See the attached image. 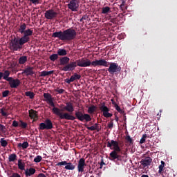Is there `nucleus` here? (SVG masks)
<instances>
[{
  "mask_svg": "<svg viewBox=\"0 0 177 177\" xmlns=\"http://www.w3.org/2000/svg\"><path fill=\"white\" fill-rule=\"evenodd\" d=\"M110 11V7L106 6L102 8V14H107Z\"/></svg>",
  "mask_w": 177,
  "mask_h": 177,
  "instance_id": "a19ab883",
  "label": "nucleus"
},
{
  "mask_svg": "<svg viewBox=\"0 0 177 177\" xmlns=\"http://www.w3.org/2000/svg\"><path fill=\"white\" fill-rule=\"evenodd\" d=\"M21 85V81L19 79H14L10 82V87L12 88H17Z\"/></svg>",
  "mask_w": 177,
  "mask_h": 177,
  "instance_id": "aec40b11",
  "label": "nucleus"
},
{
  "mask_svg": "<svg viewBox=\"0 0 177 177\" xmlns=\"http://www.w3.org/2000/svg\"><path fill=\"white\" fill-rule=\"evenodd\" d=\"M84 62L82 66L84 67H91L93 66V67H97L98 66H102L103 67H109L110 65V62L106 61L105 59H96L95 61L91 62V59L88 58H84Z\"/></svg>",
  "mask_w": 177,
  "mask_h": 177,
  "instance_id": "39448f33",
  "label": "nucleus"
},
{
  "mask_svg": "<svg viewBox=\"0 0 177 177\" xmlns=\"http://www.w3.org/2000/svg\"><path fill=\"white\" fill-rule=\"evenodd\" d=\"M124 6H125V1H122V3L120 5V8H122V7Z\"/></svg>",
  "mask_w": 177,
  "mask_h": 177,
  "instance_id": "4d7b16f0",
  "label": "nucleus"
},
{
  "mask_svg": "<svg viewBox=\"0 0 177 177\" xmlns=\"http://www.w3.org/2000/svg\"><path fill=\"white\" fill-rule=\"evenodd\" d=\"M63 109H60L58 107H54L52 109V112L54 115L58 116L60 120H66L70 121H74L76 119L81 122H90L92 121V118L90 114L84 113L82 111H76L75 112V116L69 113H62Z\"/></svg>",
  "mask_w": 177,
  "mask_h": 177,
  "instance_id": "f03ea898",
  "label": "nucleus"
},
{
  "mask_svg": "<svg viewBox=\"0 0 177 177\" xmlns=\"http://www.w3.org/2000/svg\"><path fill=\"white\" fill-rule=\"evenodd\" d=\"M100 110L101 111V112L102 113V115L105 118H110L113 117V114L109 113L110 112V109L106 105L102 104L100 107Z\"/></svg>",
  "mask_w": 177,
  "mask_h": 177,
  "instance_id": "9d476101",
  "label": "nucleus"
},
{
  "mask_svg": "<svg viewBox=\"0 0 177 177\" xmlns=\"http://www.w3.org/2000/svg\"><path fill=\"white\" fill-rule=\"evenodd\" d=\"M17 156L16 153H12L9 155L8 156V161L9 162H14L15 161L17 160Z\"/></svg>",
  "mask_w": 177,
  "mask_h": 177,
  "instance_id": "c85d7f7f",
  "label": "nucleus"
},
{
  "mask_svg": "<svg viewBox=\"0 0 177 177\" xmlns=\"http://www.w3.org/2000/svg\"><path fill=\"white\" fill-rule=\"evenodd\" d=\"M86 167L85 158H80L77 162V171L81 175L85 174V167Z\"/></svg>",
  "mask_w": 177,
  "mask_h": 177,
  "instance_id": "6e6552de",
  "label": "nucleus"
},
{
  "mask_svg": "<svg viewBox=\"0 0 177 177\" xmlns=\"http://www.w3.org/2000/svg\"><path fill=\"white\" fill-rule=\"evenodd\" d=\"M55 92H57V93L62 94V93H64L65 90L63 88H57L55 90Z\"/></svg>",
  "mask_w": 177,
  "mask_h": 177,
  "instance_id": "09e8293b",
  "label": "nucleus"
},
{
  "mask_svg": "<svg viewBox=\"0 0 177 177\" xmlns=\"http://www.w3.org/2000/svg\"><path fill=\"white\" fill-rule=\"evenodd\" d=\"M0 144L2 147H6L8 145V141L4 140V138H1Z\"/></svg>",
  "mask_w": 177,
  "mask_h": 177,
  "instance_id": "e433bc0d",
  "label": "nucleus"
},
{
  "mask_svg": "<svg viewBox=\"0 0 177 177\" xmlns=\"http://www.w3.org/2000/svg\"><path fill=\"white\" fill-rule=\"evenodd\" d=\"M28 62L27 56H21L19 58V64H25Z\"/></svg>",
  "mask_w": 177,
  "mask_h": 177,
  "instance_id": "c756f323",
  "label": "nucleus"
},
{
  "mask_svg": "<svg viewBox=\"0 0 177 177\" xmlns=\"http://www.w3.org/2000/svg\"><path fill=\"white\" fill-rule=\"evenodd\" d=\"M141 177H149V175H147V174H143V175H142Z\"/></svg>",
  "mask_w": 177,
  "mask_h": 177,
  "instance_id": "680f3d73",
  "label": "nucleus"
},
{
  "mask_svg": "<svg viewBox=\"0 0 177 177\" xmlns=\"http://www.w3.org/2000/svg\"><path fill=\"white\" fill-rule=\"evenodd\" d=\"M115 116H117V113H115Z\"/></svg>",
  "mask_w": 177,
  "mask_h": 177,
  "instance_id": "338daca9",
  "label": "nucleus"
},
{
  "mask_svg": "<svg viewBox=\"0 0 177 177\" xmlns=\"http://www.w3.org/2000/svg\"><path fill=\"white\" fill-rule=\"evenodd\" d=\"M29 118L32 120V122H36L39 120L38 112L34 109L28 111Z\"/></svg>",
  "mask_w": 177,
  "mask_h": 177,
  "instance_id": "4468645a",
  "label": "nucleus"
},
{
  "mask_svg": "<svg viewBox=\"0 0 177 177\" xmlns=\"http://www.w3.org/2000/svg\"><path fill=\"white\" fill-rule=\"evenodd\" d=\"M29 147V143L28 142H24L23 143H19L17 145L18 148H22L23 149H26Z\"/></svg>",
  "mask_w": 177,
  "mask_h": 177,
  "instance_id": "cd10ccee",
  "label": "nucleus"
},
{
  "mask_svg": "<svg viewBox=\"0 0 177 177\" xmlns=\"http://www.w3.org/2000/svg\"><path fill=\"white\" fill-rule=\"evenodd\" d=\"M67 161L64 160V161H62V162H59L56 164V166L57 167H61V166H66L67 165Z\"/></svg>",
  "mask_w": 177,
  "mask_h": 177,
  "instance_id": "37998d69",
  "label": "nucleus"
},
{
  "mask_svg": "<svg viewBox=\"0 0 177 177\" xmlns=\"http://www.w3.org/2000/svg\"><path fill=\"white\" fill-rule=\"evenodd\" d=\"M37 177H47V176H46V174L41 173L38 174Z\"/></svg>",
  "mask_w": 177,
  "mask_h": 177,
  "instance_id": "864d4df0",
  "label": "nucleus"
},
{
  "mask_svg": "<svg viewBox=\"0 0 177 177\" xmlns=\"http://www.w3.org/2000/svg\"><path fill=\"white\" fill-rule=\"evenodd\" d=\"M9 177H21V176L17 172H14Z\"/></svg>",
  "mask_w": 177,
  "mask_h": 177,
  "instance_id": "de8ad7c7",
  "label": "nucleus"
},
{
  "mask_svg": "<svg viewBox=\"0 0 177 177\" xmlns=\"http://www.w3.org/2000/svg\"><path fill=\"white\" fill-rule=\"evenodd\" d=\"M105 165L104 162L103 160H102L100 162V169H102L103 165Z\"/></svg>",
  "mask_w": 177,
  "mask_h": 177,
  "instance_id": "6e6d98bb",
  "label": "nucleus"
},
{
  "mask_svg": "<svg viewBox=\"0 0 177 177\" xmlns=\"http://www.w3.org/2000/svg\"><path fill=\"white\" fill-rule=\"evenodd\" d=\"M114 120H112L110 121V122L107 125V128L109 129H113V127H114V122H113Z\"/></svg>",
  "mask_w": 177,
  "mask_h": 177,
  "instance_id": "c03bdc74",
  "label": "nucleus"
},
{
  "mask_svg": "<svg viewBox=\"0 0 177 177\" xmlns=\"http://www.w3.org/2000/svg\"><path fill=\"white\" fill-rule=\"evenodd\" d=\"M10 93V91L8 90H5L4 91L2 92V97H7Z\"/></svg>",
  "mask_w": 177,
  "mask_h": 177,
  "instance_id": "a18cd8bd",
  "label": "nucleus"
},
{
  "mask_svg": "<svg viewBox=\"0 0 177 177\" xmlns=\"http://www.w3.org/2000/svg\"><path fill=\"white\" fill-rule=\"evenodd\" d=\"M77 32L73 28H67L63 31L60 30L58 32H55L52 34V37L58 38L62 41H71L77 37Z\"/></svg>",
  "mask_w": 177,
  "mask_h": 177,
  "instance_id": "7ed1b4c3",
  "label": "nucleus"
},
{
  "mask_svg": "<svg viewBox=\"0 0 177 177\" xmlns=\"http://www.w3.org/2000/svg\"><path fill=\"white\" fill-rule=\"evenodd\" d=\"M42 160V157L41 156H37L34 158V162L36 163H39Z\"/></svg>",
  "mask_w": 177,
  "mask_h": 177,
  "instance_id": "79ce46f5",
  "label": "nucleus"
},
{
  "mask_svg": "<svg viewBox=\"0 0 177 177\" xmlns=\"http://www.w3.org/2000/svg\"><path fill=\"white\" fill-rule=\"evenodd\" d=\"M6 129V127L3 124H0V131H3Z\"/></svg>",
  "mask_w": 177,
  "mask_h": 177,
  "instance_id": "603ef678",
  "label": "nucleus"
},
{
  "mask_svg": "<svg viewBox=\"0 0 177 177\" xmlns=\"http://www.w3.org/2000/svg\"><path fill=\"white\" fill-rule=\"evenodd\" d=\"M152 162V159L150 157H147L144 159H142L140 161V164L144 167H148L151 165Z\"/></svg>",
  "mask_w": 177,
  "mask_h": 177,
  "instance_id": "a211bd4d",
  "label": "nucleus"
},
{
  "mask_svg": "<svg viewBox=\"0 0 177 177\" xmlns=\"http://www.w3.org/2000/svg\"><path fill=\"white\" fill-rule=\"evenodd\" d=\"M26 96L30 97V99H34L35 94L32 91H26L25 93Z\"/></svg>",
  "mask_w": 177,
  "mask_h": 177,
  "instance_id": "f704fd0d",
  "label": "nucleus"
},
{
  "mask_svg": "<svg viewBox=\"0 0 177 177\" xmlns=\"http://www.w3.org/2000/svg\"><path fill=\"white\" fill-rule=\"evenodd\" d=\"M20 124H19V127L23 129H26L28 127V123L24 122L23 120H20L19 121Z\"/></svg>",
  "mask_w": 177,
  "mask_h": 177,
  "instance_id": "c9c22d12",
  "label": "nucleus"
},
{
  "mask_svg": "<svg viewBox=\"0 0 177 177\" xmlns=\"http://www.w3.org/2000/svg\"><path fill=\"white\" fill-rule=\"evenodd\" d=\"M165 162L163 161V160H161V165H159L158 167V173L159 174H161L163 171V169L165 167Z\"/></svg>",
  "mask_w": 177,
  "mask_h": 177,
  "instance_id": "ea45409f",
  "label": "nucleus"
},
{
  "mask_svg": "<svg viewBox=\"0 0 177 177\" xmlns=\"http://www.w3.org/2000/svg\"><path fill=\"white\" fill-rule=\"evenodd\" d=\"M18 169L21 171H25L26 163L22 162V160H19L17 163Z\"/></svg>",
  "mask_w": 177,
  "mask_h": 177,
  "instance_id": "393cba45",
  "label": "nucleus"
},
{
  "mask_svg": "<svg viewBox=\"0 0 177 177\" xmlns=\"http://www.w3.org/2000/svg\"><path fill=\"white\" fill-rule=\"evenodd\" d=\"M44 97L46 99V102H48L51 107H53V109L55 108V105L51 94L49 93H44Z\"/></svg>",
  "mask_w": 177,
  "mask_h": 177,
  "instance_id": "ddd939ff",
  "label": "nucleus"
},
{
  "mask_svg": "<svg viewBox=\"0 0 177 177\" xmlns=\"http://www.w3.org/2000/svg\"><path fill=\"white\" fill-rule=\"evenodd\" d=\"M27 25L24 23L20 24L17 29V32L24 34L21 37H14L9 43L10 49L13 51H20L23 48V46L30 41V36L33 35V30L27 29Z\"/></svg>",
  "mask_w": 177,
  "mask_h": 177,
  "instance_id": "f257e3e1",
  "label": "nucleus"
},
{
  "mask_svg": "<svg viewBox=\"0 0 177 177\" xmlns=\"http://www.w3.org/2000/svg\"><path fill=\"white\" fill-rule=\"evenodd\" d=\"M84 63V58H81L80 59H77L75 62H71L70 63H68L67 65H65L64 67L61 68L62 71H73L75 70L77 66L78 67H85L82 66Z\"/></svg>",
  "mask_w": 177,
  "mask_h": 177,
  "instance_id": "423d86ee",
  "label": "nucleus"
},
{
  "mask_svg": "<svg viewBox=\"0 0 177 177\" xmlns=\"http://www.w3.org/2000/svg\"><path fill=\"white\" fill-rule=\"evenodd\" d=\"M126 143H128L129 145H133V140L131 138V136L127 135L125 137Z\"/></svg>",
  "mask_w": 177,
  "mask_h": 177,
  "instance_id": "2f4dec72",
  "label": "nucleus"
},
{
  "mask_svg": "<svg viewBox=\"0 0 177 177\" xmlns=\"http://www.w3.org/2000/svg\"><path fill=\"white\" fill-rule=\"evenodd\" d=\"M49 59L51 62H55V60H58L59 55L58 54H53L50 55Z\"/></svg>",
  "mask_w": 177,
  "mask_h": 177,
  "instance_id": "72a5a7b5",
  "label": "nucleus"
},
{
  "mask_svg": "<svg viewBox=\"0 0 177 177\" xmlns=\"http://www.w3.org/2000/svg\"><path fill=\"white\" fill-rule=\"evenodd\" d=\"M63 110L69 113H73L75 111L73 104L71 102H66V106L63 108Z\"/></svg>",
  "mask_w": 177,
  "mask_h": 177,
  "instance_id": "f3484780",
  "label": "nucleus"
},
{
  "mask_svg": "<svg viewBox=\"0 0 177 177\" xmlns=\"http://www.w3.org/2000/svg\"><path fill=\"white\" fill-rule=\"evenodd\" d=\"M84 20H86L87 19V16L86 15H84L82 17Z\"/></svg>",
  "mask_w": 177,
  "mask_h": 177,
  "instance_id": "bf43d9fd",
  "label": "nucleus"
},
{
  "mask_svg": "<svg viewBox=\"0 0 177 177\" xmlns=\"http://www.w3.org/2000/svg\"><path fill=\"white\" fill-rule=\"evenodd\" d=\"M30 1L32 2L35 5L39 3V0H30Z\"/></svg>",
  "mask_w": 177,
  "mask_h": 177,
  "instance_id": "3c124183",
  "label": "nucleus"
},
{
  "mask_svg": "<svg viewBox=\"0 0 177 177\" xmlns=\"http://www.w3.org/2000/svg\"><path fill=\"white\" fill-rule=\"evenodd\" d=\"M57 53L59 56H66L68 54L67 50L64 48L58 49Z\"/></svg>",
  "mask_w": 177,
  "mask_h": 177,
  "instance_id": "bb28decb",
  "label": "nucleus"
},
{
  "mask_svg": "<svg viewBox=\"0 0 177 177\" xmlns=\"http://www.w3.org/2000/svg\"><path fill=\"white\" fill-rule=\"evenodd\" d=\"M8 110L6 108H1L0 109V113H1V115L3 117H8L9 115V113H8Z\"/></svg>",
  "mask_w": 177,
  "mask_h": 177,
  "instance_id": "7c9ffc66",
  "label": "nucleus"
},
{
  "mask_svg": "<svg viewBox=\"0 0 177 177\" xmlns=\"http://www.w3.org/2000/svg\"><path fill=\"white\" fill-rule=\"evenodd\" d=\"M115 120L117 123H118V120H119V118H118V116L115 115Z\"/></svg>",
  "mask_w": 177,
  "mask_h": 177,
  "instance_id": "13d9d810",
  "label": "nucleus"
},
{
  "mask_svg": "<svg viewBox=\"0 0 177 177\" xmlns=\"http://www.w3.org/2000/svg\"><path fill=\"white\" fill-rule=\"evenodd\" d=\"M36 173V169L33 167H30L29 169H26L25 171L26 176H31Z\"/></svg>",
  "mask_w": 177,
  "mask_h": 177,
  "instance_id": "4be33fe9",
  "label": "nucleus"
},
{
  "mask_svg": "<svg viewBox=\"0 0 177 177\" xmlns=\"http://www.w3.org/2000/svg\"><path fill=\"white\" fill-rule=\"evenodd\" d=\"M112 104L114 106V107L115 108V105H117V103L115 102H113Z\"/></svg>",
  "mask_w": 177,
  "mask_h": 177,
  "instance_id": "052dcab7",
  "label": "nucleus"
},
{
  "mask_svg": "<svg viewBox=\"0 0 177 177\" xmlns=\"http://www.w3.org/2000/svg\"><path fill=\"white\" fill-rule=\"evenodd\" d=\"M10 75V71H5L4 73L0 72V80L7 79Z\"/></svg>",
  "mask_w": 177,
  "mask_h": 177,
  "instance_id": "5701e85b",
  "label": "nucleus"
},
{
  "mask_svg": "<svg viewBox=\"0 0 177 177\" xmlns=\"http://www.w3.org/2000/svg\"><path fill=\"white\" fill-rule=\"evenodd\" d=\"M124 121L127 122V116L124 115Z\"/></svg>",
  "mask_w": 177,
  "mask_h": 177,
  "instance_id": "e2e57ef3",
  "label": "nucleus"
},
{
  "mask_svg": "<svg viewBox=\"0 0 177 177\" xmlns=\"http://www.w3.org/2000/svg\"><path fill=\"white\" fill-rule=\"evenodd\" d=\"M22 74H26V75H32L35 74L34 67L28 66L24 70H23Z\"/></svg>",
  "mask_w": 177,
  "mask_h": 177,
  "instance_id": "6ab92c4d",
  "label": "nucleus"
},
{
  "mask_svg": "<svg viewBox=\"0 0 177 177\" xmlns=\"http://www.w3.org/2000/svg\"><path fill=\"white\" fill-rule=\"evenodd\" d=\"M93 172V171L91 167H89V169H88V171H86V173H89V174H92Z\"/></svg>",
  "mask_w": 177,
  "mask_h": 177,
  "instance_id": "5fc2aeb1",
  "label": "nucleus"
},
{
  "mask_svg": "<svg viewBox=\"0 0 177 177\" xmlns=\"http://www.w3.org/2000/svg\"><path fill=\"white\" fill-rule=\"evenodd\" d=\"M109 73L110 74H114V73H117V71H121V66H118V64L111 62L109 63V67L108 68Z\"/></svg>",
  "mask_w": 177,
  "mask_h": 177,
  "instance_id": "9b49d317",
  "label": "nucleus"
},
{
  "mask_svg": "<svg viewBox=\"0 0 177 177\" xmlns=\"http://www.w3.org/2000/svg\"><path fill=\"white\" fill-rule=\"evenodd\" d=\"M4 80L6 81H8V82H9V84H10V82H12L14 79L12 77H7L6 79H4Z\"/></svg>",
  "mask_w": 177,
  "mask_h": 177,
  "instance_id": "8fccbe9b",
  "label": "nucleus"
},
{
  "mask_svg": "<svg viewBox=\"0 0 177 177\" xmlns=\"http://www.w3.org/2000/svg\"><path fill=\"white\" fill-rule=\"evenodd\" d=\"M54 73H55L54 71H44L40 72L39 77H47V75H51V74H54Z\"/></svg>",
  "mask_w": 177,
  "mask_h": 177,
  "instance_id": "a878e982",
  "label": "nucleus"
},
{
  "mask_svg": "<svg viewBox=\"0 0 177 177\" xmlns=\"http://www.w3.org/2000/svg\"><path fill=\"white\" fill-rule=\"evenodd\" d=\"M84 19H82V17L80 19V21H83Z\"/></svg>",
  "mask_w": 177,
  "mask_h": 177,
  "instance_id": "0e129e2a",
  "label": "nucleus"
},
{
  "mask_svg": "<svg viewBox=\"0 0 177 177\" xmlns=\"http://www.w3.org/2000/svg\"><path fill=\"white\" fill-rule=\"evenodd\" d=\"M149 138V136H147V134L145 133L142 135V138L140 140V145H143L146 142V138Z\"/></svg>",
  "mask_w": 177,
  "mask_h": 177,
  "instance_id": "58836bf2",
  "label": "nucleus"
},
{
  "mask_svg": "<svg viewBox=\"0 0 177 177\" xmlns=\"http://www.w3.org/2000/svg\"><path fill=\"white\" fill-rule=\"evenodd\" d=\"M58 16V12L55 11L53 9H49L46 10L44 13V17L46 19L49 20L55 19Z\"/></svg>",
  "mask_w": 177,
  "mask_h": 177,
  "instance_id": "1a4fd4ad",
  "label": "nucleus"
},
{
  "mask_svg": "<svg viewBox=\"0 0 177 177\" xmlns=\"http://www.w3.org/2000/svg\"><path fill=\"white\" fill-rule=\"evenodd\" d=\"M80 78H82L81 75L75 73L73 75L71 76L70 79H66L65 82H66V84H71V82H74V81L80 80Z\"/></svg>",
  "mask_w": 177,
  "mask_h": 177,
  "instance_id": "dca6fc26",
  "label": "nucleus"
},
{
  "mask_svg": "<svg viewBox=\"0 0 177 177\" xmlns=\"http://www.w3.org/2000/svg\"><path fill=\"white\" fill-rule=\"evenodd\" d=\"M71 59L68 57H63L60 58L59 63L60 66H66L69 63Z\"/></svg>",
  "mask_w": 177,
  "mask_h": 177,
  "instance_id": "412c9836",
  "label": "nucleus"
},
{
  "mask_svg": "<svg viewBox=\"0 0 177 177\" xmlns=\"http://www.w3.org/2000/svg\"><path fill=\"white\" fill-rule=\"evenodd\" d=\"M12 127L15 128H17L19 127V122L17 120L12 121Z\"/></svg>",
  "mask_w": 177,
  "mask_h": 177,
  "instance_id": "49530a36",
  "label": "nucleus"
},
{
  "mask_svg": "<svg viewBox=\"0 0 177 177\" xmlns=\"http://www.w3.org/2000/svg\"><path fill=\"white\" fill-rule=\"evenodd\" d=\"M85 127L91 131L100 132L102 130L101 126L99 123H95L93 126L88 127V124H85Z\"/></svg>",
  "mask_w": 177,
  "mask_h": 177,
  "instance_id": "2eb2a0df",
  "label": "nucleus"
},
{
  "mask_svg": "<svg viewBox=\"0 0 177 177\" xmlns=\"http://www.w3.org/2000/svg\"><path fill=\"white\" fill-rule=\"evenodd\" d=\"M76 168V166L73 165L72 162H67L66 165L65 166L64 169L66 170H69V171H73Z\"/></svg>",
  "mask_w": 177,
  "mask_h": 177,
  "instance_id": "b1692460",
  "label": "nucleus"
},
{
  "mask_svg": "<svg viewBox=\"0 0 177 177\" xmlns=\"http://www.w3.org/2000/svg\"><path fill=\"white\" fill-rule=\"evenodd\" d=\"M79 3L80 2L77 0H71L68 4V8L71 10V11L77 12L80 6Z\"/></svg>",
  "mask_w": 177,
  "mask_h": 177,
  "instance_id": "f8f14e48",
  "label": "nucleus"
},
{
  "mask_svg": "<svg viewBox=\"0 0 177 177\" xmlns=\"http://www.w3.org/2000/svg\"><path fill=\"white\" fill-rule=\"evenodd\" d=\"M115 109L118 111V113H119L120 114L125 113V111H124V109H121V107H120V106H118V104H115Z\"/></svg>",
  "mask_w": 177,
  "mask_h": 177,
  "instance_id": "4c0bfd02",
  "label": "nucleus"
},
{
  "mask_svg": "<svg viewBox=\"0 0 177 177\" xmlns=\"http://www.w3.org/2000/svg\"><path fill=\"white\" fill-rule=\"evenodd\" d=\"M90 124H91V125H93V122H90Z\"/></svg>",
  "mask_w": 177,
  "mask_h": 177,
  "instance_id": "69168bd1",
  "label": "nucleus"
},
{
  "mask_svg": "<svg viewBox=\"0 0 177 177\" xmlns=\"http://www.w3.org/2000/svg\"><path fill=\"white\" fill-rule=\"evenodd\" d=\"M107 148H110L111 150H113L109 153V160L111 161H122V156L119 153L121 152V147H120V143L118 141L111 140V142H106Z\"/></svg>",
  "mask_w": 177,
  "mask_h": 177,
  "instance_id": "20e7f679",
  "label": "nucleus"
},
{
  "mask_svg": "<svg viewBox=\"0 0 177 177\" xmlns=\"http://www.w3.org/2000/svg\"><path fill=\"white\" fill-rule=\"evenodd\" d=\"M96 106L95 105H92L91 106H89L88 109V114H93L96 111Z\"/></svg>",
  "mask_w": 177,
  "mask_h": 177,
  "instance_id": "473e14b6",
  "label": "nucleus"
},
{
  "mask_svg": "<svg viewBox=\"0 0 177 177\" xmlns=\"http://www.w3.org/2000/svg\"><path fill=\"white\" fill-rule=\"evenodd\" d=\"M54 128L53 123L50 119H46L44 122H41L39 124L38 130L44 131V130H52Z\"/></svg>",
  "mask_w": 177,
  "mask_h": 177,
  "instance_id": "0eeeda50",
  "label": "nucleus"
}]
</instances>
